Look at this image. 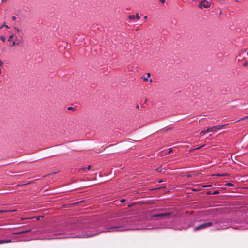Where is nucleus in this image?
Listing matches in <instances>:
<instances>
[{"label":"nucleus","instance_id":"nucleus-29","mask_svg":"<svg viewBox=\"0 0 248 248\" xmlns=\"http://www.w3.org/2000/svg\"><path fill=\"white\" fill-rule=\"evenodd\" d=\"M43 217L42 216H38V217H36V218L37 220H39L40 219V217Z\"/></svg>","mask_w":248,"mask_h":248},{"label":"nucleus","instance_id":"nucleus-38","mask_svg":"<svg viewBox=\"0 0 248 248\" xmlns=\"http://www.w3.org/2000/svg\"><path fill=\"white\" fill-rule=\"evenodd\" d=\"M1 69H0V75L1 74Z\"/></svg>","mask_w":248,"mask_h":248},{"label":"nucleus","instance_id":"nucleus-1","mask_svg":"<svg viewBox=\"0 0 248 248\" xmlns=\"http://www.w3.org/2000/svg\"><path fill=\"white\" fill-rule=\"evenodd\" d=\"M213 225V223L212 222L204 223L203 224H200V225H198L197 226H196L194 228V231H196L199 230L203 229L206 228L207 227H211Z\"/></svg>","mask_w":248,"mask_h":248},{"label":"nucleus","instance_id":"nucleus-14","mask_svg":"<svg viewBox=\"0 0 248 248\" xmlns=\"http://www.w3.org/2000/svg\"><path fill=\"white\" fill-rule=\"evenodd\" d=\"M155 170L158 172H161L162 171V169L161 167L156 169Z\"/></svg>","mask_w":248,"mask_h":248},{"label":"nucleus","instance_id":"nucleus-17","mask_svg":"<svg viewBox=\"0 0 248 248\" xmlns=\"http://www.w3.org/2000/svg\"><path fill=\"white\" fill-rule=\"evenodd\" d=\"M118 228L117 227H111V228H108V232H110L111 231V229H115V228Z\"/></svg>","mask_w":248,"mask_h":248},{"label":"nucleus","instance_id":"nucleus-19","mask_svg":"<svg viewBox=\"0 0 248 248\" xmlns=\"http://www.w3.org/2000/svg\"><path fill=\"white\" fill-rule=\"evenodd\" d=\"M14 35H11L9 37V38L8 39V41H11L12 39L13 38Z\"/></svg>","mask_w":248,"mask_h":248},{"label":"nucleus","instance_id":"nucleus-13","mask_svg":"<svg viewBox=\"0 0 248 248\" xmlns=\"http://www.w3.org/2000/svg\"><path fill=\"white\" fill-rule=\"evenodd\" d=\"M67 110H74L75 108L72 107H68L67 108Z\"/></svg>","mask_w":248,"mask_h":248},{"label":"nucleus","instance_id":"nucleus-22","mask_svg":"<svg viewBox=\"0 0 248 248\" xmlns=\"http://www.w3.org/2000/svg\"><path fill=\"white\" fill-rule=\"evenodd\" d=\"M95 235V234H93V235H87V236H85V235H84V236H83V237H91V236H94V235Z\"/></svg>","mask_w":248,"mask_h":248},{"label":"nucleus","instance_id":"nucleus-33","mask_svg":"<svg viewBox=\"0 0 248 248\" xmlns=\"http://www.w3.org/2000/svg\"><path fill=\"white\" fill-rule=\"evenodd\" d=\"M128 70L129 71H132V69H131V68H130L129 67H128Z\"/></svg>","mask_w":248,"mask_h":248},{"label":"nucleus","instance_id":"nucleus-31","mask_svg":"<svg viewBox=\"0 0 248 248\" xmlns=\"http://www.w3.org/2000/svg\"><path fill=\"white\" fill-rule=\"evenodd\" d=\"M124 201H125V199H121V201H120V202H124Z\"/></svg>","mask_w":248,"mask_h":248},{"label":"nucleus","instance_id":"nucleus-6","mask_svg":"<svg viewBox=\"0 0 248 248\" xmlns=\"http://www.w3.org/2000/svg\"><path fill=\"white\" fill-rule=\"evenodd\" d=\"M147 78H145V77H141V78L142 79H143L144 81H147L148 80V78H149L151 76V74L150 73H147Z\"/></svg>","mask_w":248,"mask_h":248},{"label":"nucleus","instance_id":"nucleus-7","mask_svg":"<svg viewBox=\"0 0 248 248\" xmlns=\"http://www.w3.org/2000/svg\"><path fill=\"white\" fill-rule=\"evenodd\" d=\"M12 241L11 240H0V244L6 243H10Z\"/></svg>","mask_w":248,"mask_h":248},{"label":"nucleus","instance_id":"nucleus-43","mask_svg":"<svg viewBox=\"0 0 248 248\" xmlns=\"http://www.w3.org/2000/svg\"><path fill=\"white\" fill-rule=\"evenodd\" d=\"M222 14V12H221V11H220V14Z\"/></svg>","mask_w":248,"mask_h":248},{"label":"nucleus","instance_id":"nucleus-8","mask_svg":"<svg viewBox=\"0 0 248 248\" xmlns=\"http://www.w3.org/2000/svg\"><path fill=\"white\" fill-rule=\"evenodd\" d=\"M229 125V124H226L218 125V130L221 129L222 128H224L226 127L227 126H228Z\"/></svg>","mask_w":248,"mask_h":248},{"label":"nucleus","instance_id":"nucleus-40","mask_svg":"<svg viewBox=\"0 0 248 248\" xmlns=\"http://www.w3.org/2000/svg\"><path fill=\"white\" fill-rule=\"evenodd\" d=\"M150 82H152V80L151 79L150 80Z\"/></svg>","mask_w":248,"mask_h":248},{"label":"nucleus","instance_id":"nucleus-15","mask_svg":"<svg viewBox=\"0 0 248 248\" xmlns=\"http://www.w3.org/2000/svg\"><path fill=\"white\" fill-rule=\"evenodd\" d=\"M14 29L18 33L20 31V29L16 27H14Z\"/></svg>","mask_w":248,"mask_h":248},{"label":"nucleus","instance_id":"nucleus-3","mask_svg":"<svg viewBox=\"0 0 248 248\" xmlns=\"http://www.w3.org/2000/svg\"><path fill=\"white\" fill-rule=\"evenodd\" d=\"M210 5L207 2L205 3V1H201L199 4V8H202L203 7L204 8H208L210 7Z\"/></svg>","mask_w":248,"mask_h":248},{"label":"nucleus","instance_id":"nucleus-23","mask_svg":"<svg viewBox=\"0 0 248 248\" xmlns=\"http://www.w3.org/2000/svg\"><path fill=\"white\" fill-rule=\"evenodd\" d=\"M16 19V17L15 16H12V20L15 21Z\"/></svg>","mask_w":248,"mask_h":248},{"label":"nucleus","instance_id":"nucleus-26","mask_svg":"<svg viewBox=\"0 0 248 248\" xmlns=\"http://www.w3.org/2000/svg\"><path fill=\"white\" fill-rule=\"evenodd\" d=\"M204 146V145H203V146H200V147L197 146V147H196V148H195V149H196H196H199L201 148L202 147H203V146Z\"/></svg>","mask_w":248,"mask_h":248},{"label":"nucleus","instance_id":"nucleus-30","mask_svg":"<svg viewBox=\"0 0 248 248\" xmlns=\"http://www.w3.org/2000/svg\"><path fill=\"white\" fill-rule=\"evenodd\" d=\"M159 1L162 3H164L165 1V0H159Z\"/></svg>","mask_w":248,"mask_h":248},{"label":"nucleus","instance_id":"nucleus-35","mask_svg":"<svg viewBox=\"0 0 248 248\" xmlns=\"http://www.w3.org/2000/svg\"><path fill=\"white\" fill-rule=\"evenodd\" d=\"M136 108H138V109L139 108V105H137V106H136Z\"/></svg>","mask_w":248,"mask_h":248},{"label":"nucleus","instance_id":"nucleus-18","mask_svg":"<svg viewBox=\"0 0 248 248\" xmlns=\"http://www.w3.org/2000/svg\"><path fill=\"white\" fill-rule=\"evenodd\" d=\"M3 27H6V28L7 29H9V27L8 25H6V24H4L1 27H0V29H2Z\"/></svg>","mask_w":248,"mask_h":248},{"label":"nucleus","instance_id":"nucleus-28","mask_svg":"<svg viewBox=\"0 0 248 248\" xmlns=\"http://www.w3.org/2000/svg\"><path fill=\"white\" fill-rule=\"evenodd\" d=\"M218 193V192L217 191H215L213 193V194H216Z\"/></svg>","mask_w":248,"mask_h":248},{"label":"nucleus","instance_id":"nucleus-5","mask_svg":"<svg viewBox=\"0 0 248 248\" xmlns=\"http://www.w3.org/2000/svg\"><path fill=\"white\" fill-rule=\"evenodd\" d=\"M91 168V165H89L87 168H81L79 169V170H82L83 172H86L87 170H89Z\"/></svg>","mask_w":248,"mask_h":248},{"label":"nucleus","instance_id":"nucleus-32","mask_svg":"<svg viewBox=\"0 0 248 248\" xmlns=\"http://www.w3.org/2000/svg\"><path fill=\"white\" fill-rule=\"evenodd\" d=\"M171 152H172V149H170L169 151H168V153L170 154Z\"/></svg>","mask_w":248,"mask_h":248},{"label":"nucleus","instance_id":"nucleus-39","mask_svg":"<svg viewBox=\"0 0 248 248\" xmlns=\"http://www.w3.org/2000/svg\"><path fill=\"white\" fill-rule=\"evenodd\" d=\"M162 182V180H160V181H158V182H159V183H161V182Z\"/></svg>","mask_w":248,"mask_h":248},{"label":"nucleus","instance_id":"nucleus-10","mask_svg":"<svg viewBox=\"0 0 248 248\" xmlns=\"http://www.w3.org/2000/svg\"><path fill=\"white\" fill-rule=\"evenodd\" d=\"M29 231H30L29 230L24 231H22L20 232H18L17 233V234H23V233H27V232H29Z\"/></svg>","mask_w":248,"mask_h":248},{"label":"nucleus","instance_id":"nucleus-11","mask_svg":"<svg viewBox=\"0 0 248 248\" xmlns=\"http://www.w3.org/2000/svg\"><path fill=\"white\" fill-rule=\"evenodd\" d=\"M20 43V41H17V42H16L15 41H13L12 42V46H15L16 45H18Z\"/></svg>","mask_w":248,"mask_h":248},{"label":"nucleus","instance_id":"nucleus-25","mask_svg":"<svg viewBox=\"0 0 248 248\" xmlns=\"http://www.w3.org/2000/svg\"><path fill=\"white\" fill-rule=\"evenodd\" d=\"M204 146V145H203V146H200V147L197 146V147H196V148H195V149H196H196H199L201 148L202 147H203V146Z\"/></svg>","mask_w":248,"mask_h":248},{"label":"nucleus","instance_id":"nucleus-41","mask_svg":"<svg viewBox=\"0 0 248 248\" xmlns=\"http://www.w3.org/2000/svg\"><path fill=\"white\" fill-rule=\"evenodd\" d=\"M50 175H51V174H47V176H50Z\"/></svg>","mask_w":248,"mask_h":248},{"label":"nucleus","instance_id":"nucleus-42","mask_svg":"<svg viewBox=\"0 0 248 248\" xmlns=\"http://www.w3.org/2000/svg\"><path fill=\"white\" fill-rule=\"evenodd\" d=\"M5 212V211H1V212Z\"/></svg>","mask_w":248,"mask_h":248},{"label":"nucleus","instance_id":"nucleus-27","mask_svg":"<svg viewBox=\"0 0 248 248\" xmlns=\"http://www.w3.org/2000/svg\"><path fill=\"white\" fill-rule=\"evenodd\" d=\"M248 62H245V63L243 64V66H246L248 65Z\"/></svg>","mask_w":248,"mask_h":248},{"label":"nucleus","instance_id":"nucleus-16","mask_svg":"<svg viewBox=\"0 0 248 248\" xmlns=\"http://www.w3.org/2000/svg\"><path fill=\"white\" fill-rule=\"evenodd\" d=\"M205 133H207L206 130L201 131L200 132V134L201 135H202L204 134Z\"/></svg>","mask_w":248,"mask_h":248},{"label":"nucleus","instance_id":"nucleus-24","mask_svg":"<svg viewBox=\"0 0 248 248\" xmlns=\"http://www.w3.org/2000/svg\"><path fill=\"white\" fill-rule=\"evenodd\" d=\"M136 17L138 20H139L140 19V16H139V15L138 13L136 14Z\"/></svg>","mask_w":248,"mask_h":248},{"label":"nucleus","instance_id":"nucleus-12","mask_svg":"<svg viewBox=\"0 0 248 248\" xmlns=\"http://www.w3.org/2000/svg\"><path fill=\"white\" fill-rule=\"evenodd\" d=\"M0 39L3 42H5V37H4L3 36H0Z\"/></svg>","mask_w":248,"mask_h":248},{"label":"nucleus","instance_id":"nucleus-36","mask_svg":"<svg viewBox=\"0 0 248 248\" xmlns=\"http://www.w3.org/2000/svg\"><path fill=\"white\" fill-rule=\"evenodd\" d=\"M211 186L210 185H208V186H204V187H209V186Z\"/></svg>","mask_w":248,"mask_h":248},{"label":"nucleus","instance_id":"nucleus-37","mask_svg":"<svg viewBox=\"0 0 248 248\" xmlns=\"http://www.w3.org/2000/svg\"><path fill=\"white\" fill-rule=\"evenodd\" d=\"M144 18H145V19H147V16H144Z\"/></svg>","mask_w":248,"mask_h":248},{"label":"nucleus","instance_id":"nucleus-34","mask_svg":"<svg viewBox=\"0 0 248 248\" xmlns=\"http://www.w3.org/2000/svg\"><path fill=\"white\" fill-rule=\"evenodd\" d=\"M128 70L129 71H132V69H131V68H130L129 67H128Z\"/></svg>","mask_w":248,"mask_h":248},{"label":"nucleus","instance_id":"nucleus-2","mask_svg":"<svg viewBox=\"0 0 248 248\" xmlns=\"http://www.w3.org/2000/svg\"><path fill=\"white\" fill-rule=\"evenodd\" d=\"M171 215V213H160V214H155V215H152V217H167V216H169Z\"/></svg>","mask_w":248,"mask_h":248},{"label":"nucleus","instance_id":"nucleus-4","mask_svg":"<svg viewBox=\"0 0 248 248\" xmlns=\"http://www.w3.org/2000/svg\"><path fill=\"white\" fill-rule=\"evenodd\" d=\"M218 130V126H214L211 127H209L207 129V132H211L215 130Z\"/></svg>","mask_w":248,"mask_h":248},{"label":"nucleus","instance_id":"nucleus-20","mask_svg":"<svg viewBox=\"0 0 248 248\" xmlns=\"http://www.w3.org/2000/svg\"><path fill=\"white\" fill-rule=\"evenodd\" d=\"M247 119H248V115L246 116L245 117L241 118L239 121Z\"/></svg>","mask_w":248,"mask_h":248},{"label":"nucleus","instance_id":"nucleus-9","mask_svg":"<svg viewBox=\"0 0 248 248\" xmlns=\"http://www.w3.org/2000/svg\"><path fill=\"white\" fill-rule=\"evenodd\" d=\"M136 16L134 15H130L128 16V18L131 20H134L135 19Z\"/></svg>","mask_w":248,"mask_h":248},{"label":"nucleus","instance_id":"nucleus-44","mask_svg":"<svg viewBox=\"0 0 248 248\" xmlns=\"http://www.w3.org/2000/svg\"><path fill=\"white\" fill-rule=\"evenodd\" d=\"M247 54L248 55V51H247Z\"/></svg>","mask_w":248,"mask_h":248},{"label":"nucleus","instance_id":"nucleus-21","mask_svg":"<svg viewBox=\"0 0 248 248\" xmlns=\"http://www.w3.org/2000/svg\"><path fill=\"white\" fill-rule=\"evenodd\" d=\"M226 185L229 186H232L233 185L232 183H228Z\"/></svg>","mask_w":248,"mask_h":248}]
</instances>
